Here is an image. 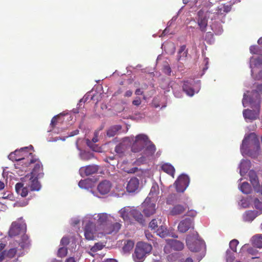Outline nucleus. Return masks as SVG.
<instances>
[{
	"mask_svg": "<svg viewBox=\"0 0 262 262\" xmlns=\"http://www.w3.org/2000/svg\"><path fill=\"white\" fill-rule=\"evenodd\" d=\"M145 145H147V147L144 150L143 154L144 156L138 159V162H144L146 161V158L152 157L156 150V148L146 135L144 134L137 135L132 145V151L134 152H139Z\"/></svg>",
	"mask_w": 262,
	"mask_h": 262,
	"instance_id": "1",
	"label": "nucleus"
},
{
	"mask_svg": "<svg viewBox=\"0 0 262 262\" xmlns=\"http://www.w3.org/2000/svg\"><path fill=\"white\" fill-rule=\"evenodd\" d=\"M27 147H24L20 150H15L9 154L8 158L12 161L21 162L26 167H28L31 164L36 162L37 160L33 158L32 153L27 151Z\"/></svg>",
	"mask_w": 262,
	"mask_h": 262,
	"instance_id": "2",
	"label": "nucleus"
},
{
	"mask_svg": "<svg viewBox=\"0 0 262 262\" xmlns=\"http://www.w3.org/2000/svg\"><path fill=\"white\" fill-rule=\"evenodd\" d=\"M261 95H262V84L257 85L256 89L252 91L249 96L244 95L243 99L244 106L246 107V105L249 103L251 107L259 110L261 102Z\"/></svg>",
	"mask_w": 262,
	"mask_h": 262,
	"instance_id": "3",
	"label": "nucleus"
},
{
	"mask_svg": "<svg viewBox=\"0 0 262 262\" xmlns=\"http://www.w3.org/2000/svg\"><path fill=\"white\" fill-rule=\"evenodd\" d=\"M152 246L145 242H139L137 243L133 257L135 262H142L147 254L150 253Z\"/></svg>",
	"mask_w": 262,
	"mask_h": 262,
	"instance_id": "4",
	"label": "nucleus"
},
{
	"mask_svg": "<svg viewBox=\"0 0 262 262\" xmlns=\"http://www.w3.org/2000/svg\"><path fill=\"white\" fill-rule=\"evenodd\" d=\"M27 226L22 217L17 221L12 222L9 231V235L14 237L26 232Z\"/></svg>",
	"mask_w": 262,
	"mask_h": 262,
	"instance_id": "5",
	"label": "nucleus"
},
{
	"mask_svg": "<svg viewBox=\"0 0 262 262\" xmlns=\"http://www.w3.org/2000/svg\"><path fill=\"white\" fill-rule=\"evenodd\" d=\"M254 146L256 150L260 149L259 139L254 133H251L244 138L241 147L242 150Z\"/></svg>",
	"mask_w": 262,
	"mask_h": 262,
	"instance_id": "6",
	"label": "nucleus"
},
{
	"mask_svg": "<svg viewBox=\"0 0 262 262\" xmlns=\"http://www.w3.org/2000/svg\"><path fill=\"white\" fill-rule=\"evenodd\" d=\"M155 199L151 200V198L147 197L142 203L143 212L146 216H150L155 213L156 205Z\"/></svg>",
	"mask_w": 262,
	"mask_h": 262,
	"instance_id": "7",
	"label": "nucleus"
},
{
	"mask_svg": "<svg viewBox=\"0 0 262 262\" xmlns=\"http://www.w3.org/2000/svg\"><path fill=\"white\" fill-rule=\"evenodd\" d=\"M186 244L189 249L192 252L200 251L204 245V241L201 239H193L188 236L186 238Z\"/></svg>",
	"mask_w": 262,
	"mask_h": 262,
	"instance_id": "8",
	"label": "nucleus"
},
{
	"mask_svg": "<svg viewBox=\"0 0 262 262\" xmlns=\"http://www.w3.org/2000/svg\"><path fill=\"white\" fill-rule=\"evenodd\" d=\"M40 178L34 177L31 174H27L24 178V182L26 184L30 191H39L41 188V185L38 179Z\"/></svg>",
	"mask_w": 262,
	"mask_h": 262,
	"instance_id": "9",
	"label": "nucleus"
},
{
	"mask_svg": "<svg viewBox=\"0 0 262 262\" xmlns=\"http://www.w3.org/2000/svg\"><path fill=\"white\" fill-rule=\"evenodd\" d=\"M189 179L185 174H182L175 181L174 185L177 192H183L189 184Z\"/></svg>",
	"mask_w": 262,
	"mask_h": 262,
	"instance_id": "10",
	"label": "nucleus"
},
{
	"mask_svg": "<svg viewBox=\"0 0 262 262\" xmlns=\"http://www.w3.org/2000/svg\"><path fill=\"white\" fill-rule=\"evenodd\" d=\"M187 209H188V206L187 204H177L170 209L169 213L173 216L181 215L184 213Z\"/></svg>",
	"mask_w": 262,
	"mask_h": 262,
	"instance_id": "11",
	"label": "nucleus"
},
{
	"mask_svg": "<svg viewBox=\"0 0 262 262\" xmlns=\"http://www.w3.org/2000/svg\"><path fill=\"white\" fill-rule=\"evenodd\" d=\"M191 228H193V220L188 218L182 220L178 226V230L181 233H185Z\"/></svg>",
	"mask_w": 262,
	"mask_h": 262,
	"instance_id": "12",
	"label": "nucleus"
},
{
	"mask_svg": "<svg viewBox=\"0 0 262 262\" xmlns=\"http://www.w3.org/2000/svg\"><path fill=\"white\" fill-rule=\"evenodd\" d=\"M231 10V5L230 4H222L219 6L215 10L214 14V17H218L219 16L224 17L226 13L230 12Z\"/></svg>",
	"mask_w": 262,
	"mask_h": 262,
	"instance_id": "13",
	"label": "nucleus"
},
{
	"mask_svg": "<svg viewBox=\"0 0 262 262\" xmlns=\"http://www.w3.org/2000/svg\"><path fill=\"white\" fill-rule=\"evenodd\" d=\"M95 225L91 222L86 223L84 228V236L88 240H93L94 238V229Z\"/></svg>",
	"mask_w": 262,
	"mask_h": 262,
	"instance_id": "14",
	"label": "nucleus"
},
{
	"mask_svg": "<svg viewBox=\"0 0 262 262\" xmlns=\"http://www.w3.org/2000/svg\"><path fill=\"white\" fill-rule=\"evenodd\" d=\"M112 188V184L108 180H103L101 181L97 186L98 192L102 195L108 193Z\"/></svg>",
	"mask_w": 262,
	"mask_h": 262,
	"instance_id": "15",
	"label": "nucleus"
},
{
	"mask_svg": "<svg viewBox=\"0 0 262 262\" xmlns=\"http://www.w3.org/2000/svg\"><path fill=\"white\" fill-rule=\"evenodd\" d=\"M99 167L97 165H92L81 167L79 172L80 174L85 176H90L97 172Z\"/></svg>",
	"mask_w": 262,
	"mask_h": 262,
	"instance_id": "16",
	"label": "nucleus"
},
{
	"mask_svg": "<svg viewBox=\"0 0 262 262\" xmlns=\"http://www.w3.org/2000/svg\"><path fill=\"white\" fill-rule=\"evenodd\" d=\"M139 186V180L136 178L133 177L128 182L126 190L128 192H134L138 189Z\"/></svg>",
	"mask_w": 262,
	"mask_h": 262,
	"instance_id": "17",
	"label": "nucleus"
},
{
	"mask_svg": "<svg viewBox=\"0 0 262 262\" xmlns=\"http://www.w3.org/2000/svg\"><path fill=\"white\" fill-rule=\"evenodd\" d=\"M17 250L16 248H13L8 250H4L0 252V262H2L6 257L12 258L16 254Z\"/></svg>",
	"mask_w": 262,
	"mask_h": 262,
	"instance_id": "18",
	"label": "nucleus"
},
{
	"mask_svg": "<svg viewBox=\"0 0 262 262\" xmlns=\"http://www.w3.org/2000/svg\"><path fill=\"white\" fill-rule=\"evenodd\" d=\"M258 215L256 210H247L243 214V220L245 222H252Z\"/></svg>",
	"mask_w": 262,
	"mask_h": 262,
	"instance_id": "19",
	"label": "nucleus"
},
{
	"mask_svg": "<svg viewBox=\"0 0 262 262\" xmlns=\"http://www.w3.org/2000/svg\"><path fill=\"white\" fill-rule=\"evenodd\" d=\"M15 191L16 193L22 197H26L30 190L27 185L25 186L24 183H17L15 185Z\"/></svg>",
	"mask_w": 262,
	"mask_h": 262,
	"instance_id": "20",
	"label": "nucleus"
},
{
	"mask_svg": "<svg viewBox=\"0 0 262 262\" xmlns=\"http://www.w3.org/2000/svg\"><path fill=\"white\" fill-rule=\"evenodd\" d=\"M29 174H31V176L34 177L42 178L44 173L43 172V166L42 164L39 161H37L32 171Z\"/></svg>",
	"mask_w": 262,
	"mask_h": 262,
	"instance_id": "21",
	"label": "nucleus"
},
{
	"mask_svg": "<svg viewBox=\"0 0 262 262\" xmlns=\"http://www.w3.org/2000/svg\"><path fill=\"white\" fill-rule=\"evenodd\" d=\"M98 222L100 225L108 226L114 219L110 215L105 213H100L98 215Z\"/></svg>",
	"mask_w": 262,
	"mask_h": 262,
	"instance_id": "22",
	"label": "nucleus"
},
{
	"mask_svg": "<svg viewBox=\"0 0 262 262\" xmlns=\"http://www.w3.org/2000/svg\"><path fill=\"white\" fill-rule=\"evenodd\" d=\"M132 209L129 207H124L119 211L120 216L125 221H129L131 217Z\"/></svg>",
	"mask_w": 262,
	"mask_h": 262,
	"instance_id": "23",
	"label": "nucleus"
},
{
	"mask_svg": "<svg viewBox=\"0 0 262 262\" xmlns=\"http://www.w3.org/2000/svg\"><path fill=\"white\" fill-rule=\"evenodd\" d=\"M168 244L170 245L171 248L176 251H180L184 248L183 243L179 241L169 239Z\"/></svg>",
	"mask_w": 262,
	"mask_h": 262,
	"instance_id": "24",
	"label": "nucleus"
},
{
	"mask_svg": "<svg viewBox=\"0 0 262 262\" xmlns=\"http://www.w3.org/2000/svg\"><path fill=\"white\" fill-rule=\"evenodd\" d=\"M188 54V50L186 49L185 45H182L180 47L178 52L177 60L179 61H184L186 60Z\"/></svg>",
	"mask_w": 262,
	"mask_h": 262,
	"instance_id": "25",
	"label": "nucleus"
},
{
	"mask_svg": "<svg viewBox=\"0 0 262 262\" xmlns=\"http://www.w3.org/2000/svg\"><path fill=\"white\" fill-rule=\"evenodd\" d=\"M243 116L245 119L254 120L257 118L258 113L255 111L246 109L243 111Z\"/></svg>",
	"mask_w": 262,
	"mask_h": 262,
	"instance_id": "26",
	"label": "nucleus"
},
{
	"mask_svg": "<svg viewBox=\"0 0 262 262\" xmlns=\"http://www.w3.org/2000/svg\"><path fill=\"white\" fill-rule=\"evenodd\" d=\"M201 13V12L200 11L198 13L199 16L198 20V24L200 27L201 31L202 32H205L207 26V19L206 17H200Z\"/></svg>",
	"mask_w": 262,
	"mask_h": 262,
	"instance_id": "27",
	"label": "nucleus"
},
{
	"mask_svg": "<svg viewBox=\"0 0 262 262\" xmlns=\"http://www.w3.org/2000/svg\"><path fill=\"white\" fill-rule=\"evenodd\" d=\"M161 169L164 172L174 178L175 169L172 165L169 163H165L161 166Z\"/></svg>",
	"mask_w": 262,
	"mask_h": 262,
	"instance_id": "28",
	"label": "nucleus"
},
{
	"mask_svg": "<svg viewBox=\"0 0 262 262\" xmlns=\"http://www.w3.org/2000/svg\"><path fill=\"white\" fill-rule=\"evenodd\" d=\"M182 89L183 91L189 96H192L194 94V91L191 86V84L188 81H184Z\"/></svg>",
	"mask_w": 262,
	"mask_h": 262,
	"instance_id": "29",
	"label": "nucleus"
},
{
	"mask_svg": "<svg viewBox=\"0 0 262 262\" xmlns=\"http://www.w3.org/2000/svg\"><path fill=\"white\" fill-rule=\"evenodd\" d=\"M131 217L134 218L137 222L141 224L144 223L143 216L140 211L136 209H132Z\"/></svg>",
	"mask_w": 262,
	"mask_h": 262,
	"instance_id": "30",
	"label": "nucleus"
},
{
	"mask_svg": "<svg viewBox=\"0 0 262 262\" xmlns=\"http://www.w3.org/2000/svg\"><path fill=\"white\" fill-rule=\"evenodd\" d=\"M159 193V187L157 184H154L150 189V192L147 197L151 198V200L155 199L156 201L158 195Z\"/></svg>",
	"mask_w": 262,
	"mask_h": 262,
	"instance_id": "31",
	"label": "nucleus"
},
{
	"mask_svg": "<svg viewBox=\"0 0 262 262\" xmlns=\"http://www.w3.org/2000/svg\"><path fill=\"white\" fill-rule=\"evenodd\" d=\"M108 227V231H106V232L107 234H111L113 232L116 233L119 231L121 227V224L119 223H115L113 224H111L110 223L109 225L107 226Z\"/></svg>",
	"mask_w": 262,
	"mask_h": 262,
	"instance_id": "32",
	"label": "nucleus"
},
{
	"mask_svg": "<svg viewBox=\"0 0 262 262\" xmlns=\"http://www.w3.org/2000/svg\"><path fill=\"white\" fill-rule=\"evenodd\" d=\"M248 177L252 186L259 182L258 176L254 170H250L248 173Z\"/></svg>",
	"mask_w": 262,
	"mask_h": 262,
	"instance_id": "33",
	"label": "nucleus"
},
{
	"mask_svg": "<svg viewBox=\"0 0 262 262\" xmlns=\"http://www.w3.org/2000/svg\"><path fill=\"white\" fill-rule=\"evenodd\" d=\"M240 190L246 194H250L252 191V188L249 183L247 182L242 183L239 186Z\"/></svg>",
	"mask_w": 262,
	"mask_h": 262,
	"instance_id": "34",
	"label": "nucleus"
},
{
	"mask_svg": "<svg viewBox=\"0 0 262 262\" xmlns=\"http://www.w3.org/2000/svg\"><path fill=\"white\" fill-rule=\"evenodd\" d=\"M252 244L254 247L258 248H262V235L253 236L252 238Z\"/></svg>",
	"mask_w": 262,
	"mask_h": 262,
	"instance_id": "35",
	"label": "nucleus"
},
{
	"mask_svg": "<svg viewBox=\"0 0 262 262\" xmlns=\"http://www.w3.org/2000/svg\"><path fill=\"white\" fill-rule=\"evenodd\" d=\"M134 246V242L132 240H127L124 243L122 250L124 253H127L133 249Z\"/></svg>",
	"mask_w": 262,
	"mask_h": 262,
	"instance_id": "36",
	"label": "nucleus"
},
{
	"mask_svg": "<svg viewBox=\"0 0 262 262\" xmlns=\"http://www.w3.org/2000/svg\"><path fill=\"white\" fill-rule=\"evenodd\" d=\"M30 242L29 239V237L24 232L21 236V242L19 243V244L22 249H24L28 247L30 245Z\"/></svg>",
	"mask_w": 262,
	"mask_h": 262,
	"instance_id": "37",
	"label": "nucleus"
},
{
	"mask_svg": "<svg viewBox=\"0 0 262 262\" xmlns=\"http://www.w3.org/2000/svg\"><path fill=\"white\" fill-rule=\"evenodd\" d=\"M178 199V195L177 194H170L166 198V203L168 205H173L177 202Z\"/></svg>",
	"mask_w": 262,
	"mask_h": 262,
	"instance_id": "38",
	"label": "nucleus"
},
{
	"mask_svg": "<svg viewBox=\"0 0 262 262\" xmlns=\"http://www.w3.org/2000/svg\"><path fill=\"white\" fill-rule=\"evenodd\" d=\"M157 235L161 237H165L168 234V232L167 228L162 225L160 226V227L157 230Z\"/></svg>",
	"mask_w": 262,
	"mask_h": 262,
	"instance_id": "39",
	"label": "nucleus"
},
{
	"mask_svg": "<svg viewBox=\"0 0 262 262\" xmlns=\"http://www.w3.org/2000/svg\"><path fill=\"white\" fill-rule=\"evenodd\" d=\"M98 141V136L97 135H95V136L93 138L92 141H91L89 139L86 140V144L90 147L93 150L96 151L95 149V145L94 143L97 142Z\"/></svg>",
	"mask_w": 262,
	"mask_h": 262,
	"instance_id": "40",
	"label": "nucleus"
},
{
	"mask_svg": "<svg viewBox=\"0 0 262 262\" xmlns=\"http://www.w3.org/2000/svg\"><path fill=\"white\" fill-rule=\"evenodd\" d=\"M120 128L118 126H112L107 131V136L110 137H114Z\"/></svg>",
	"mask_w": 262,
	"mask_h": 262,
	"instance_id": "41",
	"label": "nucleus"
},
{
	"mask_svg": "<svg viewBox=\"0 0 262 262\" xmlns=\"http://www.w3.org/2000/svg\"><path fill=\"white\" fill-rule=\"evenodd\" d=\"M251 63L256 67H260L262 66V56L255 58H252Z\"/></svg>",
	"mask_w": 262,
	"mask_h": 262,
	"instance_id": "42",
	"label": "nucleus"
},
{
	"mask_svg": "<svg viewBox=\"0 0 262 262\" xmlns=\"http://www.w3.org/2000/svg\"><path fill=\"white\" fill-rule=\"evenodd\" d=\"M250 163V162L249 161H245L241 162L240 165V173L241 175H242V173H245L247 172L248 167L245 168V167H246L247 166H249Z\"/></svg>",
	"mask_w": 262,
	"mask_h": 262,
	"instance_id": "43",
	"label": "nucleus"
},
{
	"mask_svg": "<svg viewBox=\"0 0 262 262\" xmlns=\"http://www.w3.org/2000/svg\"><path fill=\"white\" fill-rule=\"evenodd\" d=\"M68 253V249L66 247H62L60 248L57 252L58 256L60 257H65Z\"/></svg>",
	"mask_w": 262,
	"mask_h": 262,
	"instance_id": "44",
	"label": "nucleus"
},
{
	"mask_svg": "<svg viewBox=\"0 0 262 262\" xmlns=\"http://www.w3.org/2000/svg\"><path fill=\"white\" fill-rule=\"evenodd\" d=\"M115 151L116 153L121 156L125 151L124 145L122 144H119L115 147Z\"/></svg>",
	"mask_w": 262,
	"mask_h": 262,
	"instance_id": "45",
	"label": "nucleus"
},
{
	"mask_svg": "<svg viewBox=\"0 0 262 262\" xmlns=\"http://www.w3.org/2000/svg\"><path fill=\"white\" fill-rule=\"evenodd\" d=\"M161 221L160 220H157V219H153L149 223V227L151 229H156L158 228V225L161 224Z\"/></svg>",
	"mask_w": 262,
	"mask_h": 262,
	"instance_id": "46",
	"label": "nucleus"
},
{
	"mask_svg": "<svg viewBox=\"0 0 262 262\" xmlns=\"http://www.w3.org/2000/svg\"><path fill=\"white\" fill-rule=\"evenodd\" d=\"M252 187L255 192L259 193L262 196V183L260 184L258 182L253 185Z\"/></svg>",
	"mask_w": 262,
	"mask_h": 262,
	"instance_id": "47",
	"label": "nucleus"
},
{
	"mask_svg": "<svg viewBox=\"0 0 262 262\" xmlns=\"http://www.w3.org/2000/svg\"><path fill=\"white\" fill-rule=\"evenodd\" d=\"M103 247L104 246L102 244L97 243L93 247H92L90 250L93 252H96L102 249Z\"/></svg>",
	"mask_w": 262,
	"mask_h": 262,
	"instance_id": "48",
	"label": "nucleus"
},
{
	"mask_svg": "<svg viewBox=\"0 0 262 262\" xmlns=\"http://www.w3.org/2000/svg\"><path fill=\"white\" fill-rule=\"evenodd\" d=\"M238 244V241L237 239H233L232 240L229 244V246L230 249L233 251H236V247Z\"/></svg>",
	"mask_w": 262,
	"mask_h": 262,
	"instance_id": "49",
	"label": "nucleus"
},
{
	"mask_svg": "<svg viewBox=\"0 0 262 262\" xmlns=\"http://www.w3.org/2000/svg\"><path fill=\"white\" fill-rule=\"evenodd\" d=\"M253 204L256 209L262 210V202L258 198L254 199Z\"/></svg>",
	"mask_w": 262,
	"mask_h": 262,
	"instance_id": "50",
	"label": "nucleus"
},
{
	"mask_svg": "<svg viewBox=\"0 0 262 262\" xmlns=\"http://www.w3.org/2000/svg\"><path fill=\"white\" fill-rule=\"evenodd\" d=\"M70 243V238L67 236H63L60 241V245L63 247L67 246Z\"/></svg>",
	"mask_w": 262,
	"mask_h": 262,
	"instance_id": "51",
	"label": "nucleus"
},
{
	"mask_svg": "<svg viewBox=\"0 0 262 262\" xmlns=\"http://www.w3.org/2000/svg\"><path fill=\"white\" fill-rule=\"evenodd\" d=\"M88 180H81L78 183L79 186L81 188H86L88 187Z\"/></svg>",
	"mask_w": 262,
	"mask_h": 262,
	"instance_id": "52",
	"label": "nucleus"
},
{
	"mask_svg": "<svg viewBox=\"0 0 262 262\" xmlns=\"http://www.w3.org/2000/svg\"><path fill=\"white\" fill-rule=\"evenodd\" d=\"M81 159L83 160L86 161L90 160L91 158L92 155L89 153H84L81 155Z\"/></svg>",
	"mask_w": 262,
	"mask_h": 262,
	"instance_id": "53",
	"label": "nucleus"
},
{
	"mask_svg": "<svg viewBox=\"0 0 262 262\" xmlns=\"http://www.w3.org/2000/svg\"><path fill=\"white\" fill-rule=\"evenodd\" d=\"M250 53L252 54H257L258 48H257V46H251L250 47Z\"/></svg>",
	"mask_w": 262,
	"mask_h": 262,
	"instance_id": "54",
	"label": "nucleus"
},
{
	"mask_svg": "<svg viewBox=\"0 0 262 262\" xmlns=\"http://www.w3.org/2000/svg\"><path fill=\"white\" fill-rule=\"evenodd\" d=\"M58 116H55L52 118L51 121V125L52 127H54L55 125L57 124V120L58 119Z\"/></svg>",
	"mask_w": 262,
	"mask_h": 262,
	"instance_id": "55",
	"label": "nucleus"
},
{
	"mask_svg": "<svg viewBox=\"0 0 262 262\" xmlns=\"http://www.w3.org/2000/svg\"><path fill=\"white\" fill-rule=\"evenodd\" d=\"M197 213L196 211L194 210H188L187 212V215L191 216V217H194L196 215Z\"/></svg>",
	"mask_w": 262,
	"mask_h": 262,
	"instance_id": "56",
	"label": "nucleus"
},
{
	"mask_svg": "<svg viewBox=\"0 0 262 262\" xmlns=\"http://www.w3.org/2000/svg\"><path fill=\"white\" fill-rule=\"evenodd\" d=\"M249 253L251 254L252 255H255V257H252V258H259V256H256L257 252H256V250L253 248H251L248 250Z\"/></svg>",
	"mask_w": 262,
	"mask_h": 262,
	"instance_id": "57",
	"label": "nucleus"
},
{
	"mask_svg": "<svg viewBox=\"0 0 262 262\" xmlns=\"http://www.w3.org/2000/svg\"><path fill=\"white\" fill-rule=\"evenodd\" d=\"M132 103L134 105L139 106L141 104V101L139 97H137L136 99L133 101Z\"/></svg>",
	"mask_w": 262,
	"mask_h": 262,
	"instance_id": "58",
	"label": "nucleus"
},
{
	"mask_svg": "<svg viewBox=\"0 0 262 262\" xmlns=\"http://www.w3.org/2000/svg\"><path fill=\"white\" fill-rule=\"evenodd\" d=\"M254 78L256 80H262V70L259 71L255 76Z\"/></svg>",
	"mask_w": 262,
	"mask_h": 262,
	"instance_id": "59",
	"label": "nucleus"
},
{
	"mask_svg": "<svg viewBox=\"0 0 262 262\" xmlns=\"http://www.w3.org/2000/svg\"><path fill=\"white\" fill-rule=\"evenodd\" d=\"M164 71L166 73L169 75L171 73V69L169 66H167L164 67Z\"/></svg>",
	"mask_w": 262,
	"mask_h": 262,
	"instance_id": "60",
	"label": "nucleus"
},
{
	"mask_svg": "<svg viewBox=\"0 0 262 262\" xmlns=\"http://www.w3.org/2000/svg\"><path fill=\"white\" fill-rule=\"evenodd\" d=\"M114 159H115V157L112 156V157H106L104 160L105 162L110 163V161H113Z\"/></svg>",
	"mask_w": 262,
	"mask_h": 262,
	"instance_id": "61",
	"label": "nucleus"
},
{
	"mask_svg": "<svg viewBox=\"0 0 262 262\" xmlns=\"http://www.w3.org/2000/svg\"><path fill=\"white\" fill-rule=\"evenodd\" d=\"M146 237L148 240H151V238L152 237V235L147 231L145 232Z\"/></svg>",
	"mask_w": 262,
	"mask_h": 262,
	"instance_id": "62",
	"label": "nucleus"
},
{
	"mask_svg": "<svg viewBox=\"0 0 262 262\" xmlns=\"http://www.w3.org/2000/svg\"><path fill=\"white\" fill-rule=\"evenodd\" d=\"M135 94L137 95H142L143 94V92L140 89H137L135 92Z\"/></svg>",
	"mask_w": 262,
	"mask_h": 262,
	"instance_id": "63",
	"label": "nucleus"
},
{
	"mask_svg": "<svg viewBox=\"0 0 262 262\" xmlns=\"http://www.w3.org/2000/svg\"><path fill=\"white\" fill-rule=\"evenodd\" d=\"M132 94H133V92L132 91L128 90L125 93L124 96L129 97L132 95Z\"/></svg>",
	"mask_w": 262,
	"mask_h": 262,
	"instance_id": "64",
	"label": "nucleus"
}]
</instances>
